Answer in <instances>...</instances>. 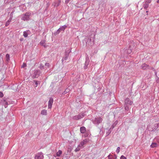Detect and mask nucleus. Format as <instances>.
<instances>
[{"label": "nucleus", "mask_w": 159, "mask_h": 159, "mask_svg": "<svg viewBox=\"0 0 159 159\" xmlns=\"http://www.w3.org/2000/svg\"><path fill=\"white\" fill-rule=\"evenodd\" d=\"M133 102L128 98H127L125 100L124 107L125 110H128L129 108V106L131 105Z\"/></svg>", "instance_id": "1"}, {"label": "nucleus", "mask_w": 159, "mask_h": 159, "mask_svg": "<svg viewBox=\"0 0 159 159\" xmlns=\"http://www.w3.org/2000/svg\"><path fill=\"white\" fill-rule=\"evenodd\" d=\"M31 13L30 12H26L21 15V19L24 21L28 20H30V16Z\"/></svg>", "instance_id": "2"}, {"label": "nucleus", "mask_w": 159, "mask_h": 159, "mask_svg": "<svg viewBox=\"0 0 159 159\" xmlns=\"http://www.w3.org/2000/svg\"><path fill=\"white\" fill-rule=\"evenodd\" d=\"M91 36L92 37H91L89 39L88 41L86 42V45H89L91 46L93 45L94 44L95 35L94 34H91Z\"/></svg>", "instance_id": "3"}, {"label": "nucleus", "mask_w": 159, "mask_h": 159, "mask_svg": "<svg viewBox=\"0 0 159 159\" xmlns=\"http://www.w3.org/2000/svg\"><path fill=\"white\" fill-rule=\"evenodd\" d=\"M102 118L100 117H97L95 118V119L93 120V123L96 125H98L100 123L102 122Z\"/></svg>", "instance_id": "4"}, {"label": "nucleus", "mask_w": 159, "mask_h": 159, "mask_svg": "<svg viewBox=\"0 0 159 159\" xmlns=\"http://www.w3.org/2000/svg\"><path fill=\"white\" fill-rule=\"evenodd\" d=\"M85 114L84 112L81 113L78 115H76L73 117V119L74 120H79L84 116Z\"/></svg>", "instance_id": "5"}, {"label": "nucleus", "mask_w": 159, "mask_h": 159, "mask_svg": "<svg viewBox=\"0 0 159 159\" xmlns=\"http://www.w3.org/2000/svg\"><path fill=\"white\" fill-rule=\"evenodd\" d=\"M141 68L143 70L147 69H152L153 68L150 66L148 65H147L146 63L143 64L141 66Z\"/></svg>", "instance_id": "6"}, {"label": "nucleus", "mask_w": 159, "mask_h": 159, "mask_svg": "<svg viewBox=\"0 0 159 159\" xmlns=\"http://www.w3.org/2000/svg\"><path fill=\"white\" fill-rule=\"evenodd\" d=\"M35 159H43V155L42 152L37 153L35 157Z\"/></svg>", "instance_id": "7"}, {"label": "nucleus", "mask_w": 159, "mask_h": 159, "mask_svg": "<svg viewBox=\"0 0 159 159\" xmlns=\"http://www.w3.org/2000/svg\"><path fill=\"white\" fill-rule=\"evenodd\" d=\"M40 72V71L39 70H35L33 75V78H38L39 76Z\"/></svg>", "instance_id": "8"}, {"label": "nucleus", "mask_w": 159, "mask_h": 159, "mask_svg": "<svg viewBox=\"0 0 159 159\" xmlns=\"http://www.w3.org/2000/svg\"><path fill=\"white\" fill-rule=\"evenodd\" d=\"M53 102V99L52 98H50L48 102V107L49 109H51Z\"/></svg>", "instance_id": "9"}, {"label": "nucleus", "mask_w": 159, "mask_h": 159, "mask_svg": "<svg viewBox=\"0 0 159 159\" xmlns=\"http://www.w3.org/2000/svg\"><path fill=\"white\" fill-rule=\"evenodd\" d=\"M31 33V32L30 30H27L23 32V36L25 38H26L28 37V35H30Z\"/></svg>", "instance_id": "10"}, {"label": "nucleus", "mask_w": 159, "mask_h": 159, "mask_svg": "<svg viewBox=\"0 0 159 159\" xmlns=\"http://www.w3.org/2000/svg\"><path fill=\"white\" fill-rule=\"evenodd\" d=\"M45 40H41L39 43L41 45L43 46L44 47H47L48 45L45 44Z\"/></svg>", "instance_id": "11"}, {"label": "nucleus", "mask_w": 159, "mask_h": 159, "mask_svg": "<svg viewBox=\"0 0 159 159\" xmlns=\"http://www.w3.org/2000/svg\"><path fill=\"white\" fill-rule=\"evenodd\" d=\"M89 63V61L88 59L86 58V61L84 64V69H86L87 68V66Z\"/></svg>", "instance_id": "12"}, {"label": "nucleus", "mask_w": 159, "mask_h": 159, "mask_svg": "<svg viewBox=\"0 0 159 159\" xmlns=\"http://www.w3.org/2000/svg\"><path fill=\"white\" fill-rule=\"evenodd\" d=\"M88 139H85L83 140V141H81L80 143L83 146H84V145L86 144L87 142H88Z\"/></svg>", "instance_id": "13"}, {"label": "nucleus", "mask_w": 159, "mask_h": 159, "mask_svg": "<svg viewBox=\"0 0 159 159\" xmlns=\"http://www.w3.org/2000/svg\"><path fill=\"white\" fill-rule=\"evenodd\" d=\"M107 157L108 159H112L114 158V159H116L117 157L115 155L114 156H113L112 155L110 154Z\"/></svg>", "instance_id": "14"}, {"label": "nucleus", "mask_w": 159, "mask_h": 159, "mask_svg": "<svg viewBox=\"0 0 159 159\" xmlns=\"http://www.w3.org/2000/svg\"><path fill=\"white\" fill-rule=\"evenodd\" d=\"M61 3V1L60 0L56 2H54L53 3V5L54 7L58 6Z\"/></svg>", "instance_id": "15"}, {"label": "nucleus", "mask_w": 159, "mask_h": 159, "mask_svg": "<svg viewBox=\"0 0 159 159\" xmlns=\"http://www.w3.org/2000/svg\"><path fill=\"white\" fill-rule=\"evenodd\" d=\"M80 132L82 134H83L85 133L86 131V128L82 126L80 128Z\"/></svg>", "instance_id": "16"}, {"label": "nucleus", "mask_w": 159, "mask_h": 159, "mask_svg": "<svg viewBox=\"0 0 159 159\" xmlns=\"http://www.w3.org/2000/svg\"><path fill=\"white\" fill-rule=\"evenodd\" d=\"M67 26L66 25H64L62 26L59 28V30L61 31H64V30L67 28Z\"/></svg>", "instance_id": "17"}, {"label": "nucleus", "mask_w": 159, "mask_h": 159, "mask_svg": "<svg viewBox=\"0 0 159 159\" xmlns=\"http://www.w3.org/2000/svg\"><path fill=\"white\" fill-rule=\"evenodd\" d=\"M41 113L42 115H46L47 114V111L45 109L41 111Z\"/></svg>", "instance_id": "18"}, {"label": "nucleus", "mask_w": 159, "mask_h": 159, "mask_svg": "<svg viewBox=\"0 0 159 159\" xmlns=\"http://www.w3.org/2000/svg\"><path fill=\"white\" fill-rule=\"evenodd\" d=\"M71 52V49H66L65 52V55H68V56H69V53Z\"/></svg>", "instance_id": "19"}, {"label": "nucleus", "mask_w": 159, "mask_h": 159, "mask_svg": "<svg viewBox=\"0 0 159 159\" xmlns=\"http://www.w3.org/2000/svg\"><path fill=\"white\" fill-rule=\"evenodd\" d=\"M69 56L67 55H65L64 57L62 59V61L63 62L64 61H66L68 59Z\"/></svg>", "instance_id": "20"}, {"label": "nucleus", "mask_w": 159, "mask_h": 159, "mask_svg": "<svg viewBox=\"0 0 159 159\" xmlns=\"http://www.w3.org/2000/svg\"><path fill=\"white\" fill-rule=\"evenodd\" d=\"M149 6V4L147 3V2H146L143 5L144 8L145 9H146L148 8Z\"/></svg>", "instance_id": "21"}, {"label": "nucleus", "mask_w": 159, "mask_h": 159, "mask_svg": "<svg viewBox=\"0 0 159 159\" xmlns=\"http://www.w3.org/2000/svg\"><path fill=\"white\" fill-rule=\"evenodd\" d=\"M11 20L12 19L9 18V19L7 21L5 24L6 26H7L9 25L11 21Z\"/></svg>", "instance_id": "22"}, {"label": "nucleus", "mask_w": 159, "mask_h": 159, "mask_svg": "<svg viewBox=\"0 0 159 159\" xmlns=\"http://www.w3.org/2000/svg\"><path fill=\"white\" fill-rule=\"evenodd\" d=\"M85 133V134L84 135V136L85 137H88L89 134V130L86 131Z\"/></svg>", "instance_id": "23"}, {"label": "nucleus", "mask_w": 159, "mask_h": 159, "mask_svg": "<svg viewBox=\"0 0 159 159\" xmlns=\"http://www.w3.org/2000/svg\"><path fill=\"white\" fill-rule=\"evenodd\" d=\"M62 151L61 150H59L57 153V156L58 157H59L60 156V155L62 154Z\"/></svg>", "instance_id": "24"}, {"label": "nucleus", "mask_w": 159, "mask_h": 159, "mask_svg": "<svg viewBox=\"0 0 159 159\" xmlns=\"http://www.w3.org/2000/svg\"><path fill=\"white\" fill-rule=\"evenodd\" d=\"M157 145V144L156 143H152L151 145V148H154L156 147Z\"/></svg>", "instance_id": "25"}, {"label": "nucleus", "mask_w": 159, "mask_h": 159, "mask_svg": "<svg viewBox=\"0 0 159 159\" xmlns=\"http://www.w3.org/2000/svg\"><path fill=\"white\" fill-rule=\"evenodd\" d=\"M15 11L13 10V11L10 13L9 18L12 19L13 16V14Z\"/></svg>", "instance_id": "26"}, {"label": "nucleus", "mask_w": 159, "mask_h": 159, "mask_svg": "<svg viewBox=\"0 0 159 159\" xmlns=\"http://www.w3.org/2000/svg\"><path fill=\"white\" fill-rule=\"evenodd\" d=\"M34 82L35 83V86L36 87L37 86L38 84H40V81H36V80H34Z\"/></svg>", "instance_id": "27"}, {"label": "nucleus", "mask_w": 159, "mask_h": 159, "mask_svg": "<svg viewBox=\"0 0 159 159\" xmlns=\"http://www.w3.org/2000/svg\"><path fill=\"white\" fill-rule=\"evenodd\" d=\"M69 89H66L63 93L62 94H65L67 93L69 91Z\"/></svg>", "instance_id": "28"}, {"label": "nucleus", "mask_w": 159, "mask_h": 159, "mask_svg": "<svg viewBox=\"0 0 159 159\" xmlns=\"http://www.w3.org/2000/svg\"><path fill=\"white\" fill-rule=\"evenodd\" d=\"M6 60L7 61H8L9 60V55L7 54L6 55Z\"/></svg>", "instance_id": "29"}, {"label": "nucleus", "mask_w": 159, "mask_h": 159, "mask_svg": "<svg viewBox=\"0 0 159 159\" xmlns=\"http://www.w3.org/2000/svg\"><path fill=\"white\" fill-rule=\"evenodd\" d=\"M80 149V148H79L78 147L75 149V151L76 152H77L78 151H79Z\"/></svg>", "instance_id": "30"}, {"label": "nucleus", "mask_w": 159, "mask_h": 159, "mask_svg": "<svg viewBox=\"0 0 159 159\" xmlns=\"http://www.w3.org/2000/svg\"><path fill=\"white\" fill-rule=\"evenodd\" d=\"M120 147H118L116 150V152L117 153H118L120 152Z\"/></svg>", "instance_id": "31"}, {"label": "nucleus", "mask_w": 159, "mask_h": 159, "mask_svg": "<svg viewBox=\"0 0 159 159\" xmlns=\"http://www.w3.org/2000/svg\"><path fill=\"white\" fill-rule=\"evenodd\" d=\"M26 66V64L25 63H24L21 66V68H23Z\"/></svg>", "instance_id": "32"}, {"label": "nucleus", "mask_w": 159, "mask_h": 159, "mask_svg": "<svg viewBox=\"0 0 159 159\" xmlns=\"http://www.w3.org/2000/svg\"><path fill=\"white\" fill-rule=\"evenodd\" d=\"M79 148H80V149L83 148L84 147L80 143L78 146Z\"/></svg>", "instance_id": "33"}, {"label": "nucleus", "mask_w": 159, "mask_h": 159, "mask_svg": "<svg viewBox=\"0 0 159 159\" xmlns=\"http://www.w3.org/2000/svg\"><path fill=\"white\" fill-rule=\"evenodd\" d=\"M3 96V93L2 92H0V98H2Z\"/></svg>", "instance_id": "34"}, {"label": "nucleus", "mask_w": 159, "mask_h": 159, "mask_svg": "<svg viewBox=\"0 0 159 159\" xmlns=\"http://www.w3.org/2000/svg\"><path fill=\"white\" fill-rule=\"evenodd\" d=\"M120 159H127L126 157H124V156L122 155L121 156Z\"/></svg>", "instance_id": "35"}, {"label": "nucleus", "mask_w": 159, "mask_h": 159, "mask_svg": "<svg viewBox=\"0 0 159 159\" xmlns=\"http://www.w3.org/2000/svg\"><path fill=\"white\" fill-rule=\"evenodd\" d=\"M44 66L42 65V64H40V69H43L44 68Z\"/></svg>", "instance_id": "36"}, {"label": "nucleus", "mask_w": 159, "mask_h": 159, "mask_svg": "<svg viewBox=\"0 0 159 159\" xmlns=\"http://www.w3.org/2000/svg\"><path fill=\"white\" fill-rule=\"evenodd\" d=\"M127 52L129 54H130V53H131L132 52V51L131 50V49H128V51H127Z\"/></svg>", "instance_id": "37"}, {"label": "nucleus", "mask_w": 159, "mask_h": 159, "mask_svg": "<svg viewBox=\"0 0 159 159\" xmlns=\"http://www.w3.org/2000/svg\"><path fill=\"white\" fill-rule=\"evenodd\" d=\"M110 130H108V132L107 133V135H108L110 134Z\"/></svg>", "instance_id": "38"}, {"label": "nucleus", "mask_w": 159, "mask_h": 159, "mask_svg": "<svg viewBox=\"0 0 159 159\" xmlns=\"http://www.w3.org/2000/svg\"><path fill=\"white\" fill-rule=\"evenodd\" d=\"M49 65H50V64L49 63H46L45 64V66H47L48 67L49 66Z\"/></svg>", "instance_id": "39"}, {"label": "nucleus", "mask_w": 159, "mask_h": 159, "mask_svg": "<svg viewBox=\"0 0 159 159\" xmlns=\"http://www.w3.org/2000/svg\"><path fill=\"white\" fill-rule=\"evenodd\" d=\"M61 31V30H59V29L57 30V34H59L60 33V32Z\"/></svg>", "instance_id": "40"}, {"label": "nucleus", "mask_w": 159, "mask_h": 159, "mask_svg": "<svg viewBox=\"0 0 159 159\" xmlns=\"http://www.w3.org/2000/svg\"><path fill=\"white\" fill-rule=\"evenodd\" d=\"M146 2H147V3H148V4H149V3H150L151 2V0H148V1H147Z\"/></svg>", "instance_id": "41"}, {"label": "nucleus", "mask_w": 159, "mask_h": 159, "mask_svg": "<svg viewBox=\"0 0 159 159\" xmlns=\"http://www.w3.org/2000/svg\"><path fill=\"white\" fill-rule=\"evenodd\" d=\"M157 3H159V0H158L157 1Z\"/></svg>", "instance_id": "42"}, {"label": "nucleus", "mask_w": 159, "mask_h": 159, "mask_svg": "<svg viewBox=\"0 0 159 159\" xmlns=\"http://www.w3.org/2000/svg\"><path fill=\"white\" fill-rule=\"evenodd\" d=\"M6 104H8V103H7V102H6Z\"/></svg>", "instance_id": "43"}, {"label": "nucleus", "mask_w": 159, "mask_h": 159, "mask_svg": "<svg viewBox=\"0 0 159 159\" xmlns=\"http://www.w3.org/2000/svg\"><path fill=\"white\" fill-rule=\"evenodd\" d=\"M112 126H113L112 128H114V125H112Z\"/></svg>", "instance_id": "44"}, {"label": "nucleus", "mask_w": 159, "mask_h": 159, "mask_svg": "<svg viewBox=\"0 0 159 159\" xmlns=\"http://www.w3.org/2000/svg\"><path fill=\"white\" fill-rule=\"evenodd\" d=\"M56 159H59V158H57Z\"/></svg>", "instance_id": "45"}, {"label": "nucleus", "mask_w": 159, "mask_h": 159, "mask_svg": "<svg viewBox=\"0 0 159 159\" xmlns=\"http://www.w3.org/2000/svg\"><path fill=\"white\" fill-rule=\"evenodd\" d=\"M20 41H22V39H20Z\"/></svg>", "instance_id": "46"}]
</instances>
